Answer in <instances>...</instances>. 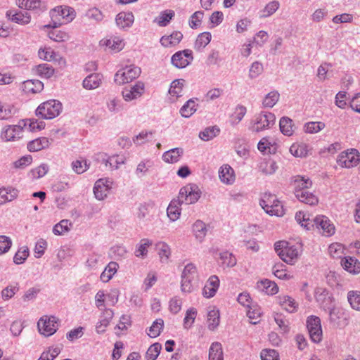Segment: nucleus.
Segmentation results:
<instances>
[{
  "label": "nucleus",
  "mask_w": 360,
  "mask_h": 360,
  "mask_svg": "<svg viewBox=\"0 0 360 360\" xmlns=\"http://www.w3.org/2000/svg\"><path fill=\"white\" fill-rule=\"evenodd\" d=\"M33 71L34 72V73L36 75H39V77H41L42 78H46V79L51 78L55 72V70L53 68V67L46 63H43V64H39L38 65H36L33 68Z\"/></svg>",
  "instance_id": "obj_29"
},
{
  "label": "nucleus",
  "mask_w": 360,
  "mask_h": 360,
  "mask_svg": "<svg viewBox=\"0 0 360 360\" xmlns=\"http://www.w3.org/2000/svg\"><path fill=\"white\" fill-rule=\"evenodd\" d=\"M276 116L270 112H262L255 117L251 129L255 132H260L270 129L274 125Z\"/></svg>",
  "instance_id": "obj_7"
},
{
  "label": "nucleus",
  "mask_w": 360,
  "mask_h": 360,
  "mask_svg": "<svg viewBox=\"0 0 360 360\" xmlns=\"http://www.w3.org/2000/svg\"><path fill=\"white\" fill-rule=\"evenodd\" d=\"M219 133V129L217 127H211L205 129L199 134V137L203 141H209Z\"/></svg>",
  "instance_id": "obj_59"
},
{
  "label": "nucleus",
  "mask_w": 360,
  "mask_h": 360,
  "mask_svg": "<svg viewBox=\"0 0 360 360\" xmlns=\"http://www.w3.org/2000/svg\"><path fill=\"white\" fill-rule=\"evenodd\" d=\"M23 128L18 124L7 125L1 132V138L5 141H15L22 136Z\"/></svg>",
  "instance_id": "obj_16"
},
{
  "label": "nucleus",
  "mask_w": 360,
  "mask_h": 360,
  "mask_svg": "<svg viewBox=\"0 0 360 360\" xmlns=\"http://www.w3.org/2000/svg\"><path fill=\"white\" fill-rule=\"evenodd\" d=\"M152 244V240L148 238L141 239L139 243L137 245L136 249L135 250V255L138 257H143L146 256L148 253V248Z\"/></svg>",
  "instance_id": "obj_50"
},
{
  "label": "nucleus",
  "mask_w": 360,
  "mask_h": 360,
  "mask_svg": "<svg viewBox=\"0 0 360 360\" xmlns=\"http://www.w3.org/2000/svg\"><path fill=\"white\" fill-rule=\"evenodd\" d=\"M278 304L287 311L292 313L297 311L298 304L295 300L285 295H281L277 297Z\"/></svg>",
  "instance_id": "obj_24"
},
{
  "label": "nucleus",
  "mask_w": 360,
  "mask_h": 360,
  "mask_svg": "<svg viewBox=\"0 0 360 360\" xmlns=\"http://www.w3.org/2000/svg\"><path fill=\"white\" fill-rule=\"evenodd\" d=\"M164 328V321L162 319H156L149 328L148 335L149 337L155 338L160 335Z\"/></svg>",
  "instance_id": "obj_51"
},
{
  "label": "nucleus",
  "mask_w": 360,
  "mask_h": 360,
  "mask_svg": "<svg viewBox=\"0 0 360 360\" xmlns=\"http://www.w3.org/2000/svg\"><path fill=\"white\" fill-rule=\"evenodd\" d=\"M141 74V69L134 65L126 66L118 70L115 75V81L119 84L129 83L137 78Z\"/></svg>",
  "instance_id": "obj_9"
},
{
  "label": "nucleus",
  "mask_w": 360,
  "mask_h": 360,
  "mask_svg": "<svg viewBox=\"0 0 360 360\" xmlns=\"http://www.w3.org/2000/svg\"><path fill=\"white\" fill-rule=\"evenodd\" d=\"M153 134L154 131H142L133 139V141L136 145H142L150 141L153 138Z\"/></svg>",
  "instance_id": "obj_63"
},
{
  "label": "nucleus",
  "mask_w": 360,
  "mask_h": 360,
  "mask_svg": "<svg viewBox=\"0 0 360 360\" xmlns=\"http://www.w3.org/2000/svg\"><path fill=\"white\" fill-rule=\"evenodd\" d=\"M197 105L193 99H189L180 109L181 116L190 117L197 110Z\"/></svg>",
  "instance_id": "obj_44"
},
{
  "label": "nucleus",
  "mask_w": 360,
  "mask_h": 360,
  "mask_svg": "<svg viewBox=\"0 0 360 360\" xmlns=\"http://www.w3.org/2000/svg\"><path fill=\"white\" fill-rule=\"evenodd\" d=\"M96 160L104 164L106 167L109 166L112 170L118 169L120 165L124 163V158L122 156L118 155L108 156L104 153H98L96 155Z\"/></svg>",
  "instance_id": "obj_17"
},
{
  "label": "nucleus",
  "mask_w": 360,
  "mask_h": 360,
  "mask_svg": "<svg viewBox=\"0 0 360 360\" xmlns=\"http://www.w3.org/2000/svg\"><path fill=\"white\" fill-rule=\"evenodd\" d=\"M259 204L265 212L270 215L281 217L284 214L283 205L274 195L265 193L260 200Z\"/></svg>",
  "instance_id": "obj_4"
},
{
  "label": "nucleus",
  "mask_w": 360,
  "mask_h": 360,
  "mask_svg": "<svg viewBox=\"0 0 360 360\" xmlns=\"http://www.w3.org/2000/svg\"><path fill=\"white\" fill-rule=\"evenodd\" d=\"M219 178L226 185L233 184L236 180L233 169L227 164L223 165L219 169Z\"/></svg>",
  "instance_id": "obj_19"
},
{
  "label": "nucleus",
  "mask_w": 360,
  "mask_h": 360,
  "mask_svg": "<svg viewBox=\"0 0 360 360\" xmlns=\"http://www.w3.org/2000/svg\"><path fill=\"white\" fill-rule=\"evenodd\" d=\"M274 249L279 257L286 264L292 265L298 260L302 252L301 245L291 244L285 240L274 244Z\"/></svg>",
  "instance_id": "obj_2"
},
{
  "label": "nucleus",
  "mask_w": 360,
  "mask_h": 360,
  "mask_svg": "<svg viewBox=\"0 0 360 360\" xmlns=\"http://www.w3.org/2000/svg\"><path fill=\"white\" fill-rule=\"evenodd\" d=\"M44 89V84L38 79H30L22 83V89L25 94H37Z\"/></svg>",
  "instance_id": "obj_26"
},
{
  "label": "nucleus",
  "mask_w": 360,
  "mask_h": 360,
  "mask_svg": "<svg viewBox=\"0 0 360 360\" xmlns=\"http://www.w3.org/2000/svg\"><path fill=\"white\" fill-rule=\"evenodd\" d=\"M134 21V17L131 12H120L115 18L117 25L121 29L131 27Z\"/></svg>",
  "instance_id": "obj_25"
},
{
  "label": "nucleus",
  "mask_w": 360,
  "mask_h": 360,
  "mask_svg": "<svg viewBox=\"0 0 360 360\" xmlns=\"http://www.w3.org/2000/svg\"><path fill=\"white\" fill-rule=\"evenodd\" d=\"M158 255L162 262L167 261L170 256V248L165 242H159L156 244Z\"/></svg>",
  "instance_id": "obj_58"
},
{
  "label": "nucleus",
  "mask_w": 360,
  "mask_h": 360,
  "mask_svg": "<svg viewBox=\"0 0 360 360\" xmlns=\"http://www.w3.org/2000/svg\"><path fill=\"white\" fill-rule=\"evenodd\" d=\"M326 124L323 122H309L304 124V131L308 134H316L323 129Z\"/></svg>",
  "instance_id": "obj_52"
},
{
  "label": "nucleus",
  "mask_w": 360,
  "mask_h": 360,
  "mask_svg": "<svg viewBox=\"0 0 360 360\" xmlns=\"http://www.w3.org/2000/svg\"><path fill=\"white\" fill-rule=\"evenodd\" d=\"M182 202L178 199H173L169 204L167 209V214L170 221H175L181 216V206Z\"/></svg>",
  "instance_id": "obj_22"
},
{
  "label": "nucleus",
  "mask_w": 360,
  "mask_h": 360,
  "mask_svg": "<svg viewBox=\"0 0 360 360\" xmlns=\"http://www.w3.org/2000/svg\"><path fill=\"white\" fill-rule=\"evenodd\" d=\"M209 360H224L223 349L220 342L212 343L209 349Z\"/></svg>",
  "instance_id": "obj_36"
},
{
  "label": "nucleus",
  "mask_w": 360,
  "mask_h": 360,
  "mask_svg": "<svg viewBox=\"0 0 360 360\" xmlns=\"http://www.w3.org/2000/svg\"><path fill=\"white\" fill-rule=\"evenodd\" d=\"M193 231L195 238L199 241H202L205 238L207 233L206 225L203 221L198 220L193 225Z\"/></svg>",
  "instance_id": "obj_46"
},
{
  "label": "nucleus",
  "mask_w": 360,
  "mask_h": 360,
  "mask_svg": "<svg viewBox=\"0 0 360 360\" xmlns=\"http://www.w3.org/2000/svg\"><path fill=\"white\" fill-rule=\"evenodd\" d=\"M119 266L115 262H110L105 268L104 271L101 273L100 278L104 282H108L113 276L116 274Z\"/></svg>",
  "instance_id": "obj_35"
},
{
  "label": "nucleus",
  "mask_w": 360,
  "mask_h": 360,
  "mask_svg": "<svg viewBox=\"0 0 360 360\" xmlns=\"http://www.w3.org/2000/svg\"><path fill=\"white\" fill-rule=\"evenodd\" d=\"M219 287V279L218 276L213 275L211 276L207 281L202 294L206 298H211L214 297Z\"/></svg>",
  "instance_id": "obj_18"
},
{
  "label": "nucleus",
  "mask_w": 360,
  "mask_h": 360,
  "mask_svg": "<svg viewBox=\"0 0 360 360\" xmlns=\"http://www.w3.org/2000/svg\"><path fill=\"white\" fill-rule=\"evenodd\" d=\"M49 140L46 137H41L31 141L27 144V149L30 152H37L48 148Z\"/></svg>",
  "instance_id": "obj_30"
},
{
  "label": "nucleus",
  "mask_w": 360,
  "mask_h": 360,
  "mask_svg": "<svg viewBox=\"0 0 360 360\" xmlns=\"http://www.w3.org/2000/svg\"><path fill=\"white\" fill-rule=\"evenodd\" d=\"M278 169L276 162L271 159L264 160L259 165V171L265 175H271Z\"/></svg>",
  "instance_id": "obj_33"
},
{
  "label": "nucleus",
  "mask_w": 360,
  "mask_h": 360,
  "mask_svg": "<svg viewBox=\"0 0 360 360\" xmlns=\"http://www.w3.org/2000/svg\"><path fill=\"white\" fill-rule=\"evenodd\" d=\"M29 256V249L27 247H22L15 254L13 262L16 264H21L25 262Z\"/></svg>",
  "instance_id": "obj_64"
},
{
  "label": "nucleus",
  "mask_w": 360,
  "mask_h": 360,
  "mask_svg": "<svg viewBox=\"0 0 360 360\" xmlns=\"http://www.w3.org/2000/svg\"><path fill=\"white\" fill-rule=\"evenodd\" d=\"M39 332L44 336H51L58 329L57 319L55 316H42L37 323Z\"/></svg>",
  "instance_id": "obj_11"
},
{
  "label": "nucleus",
  "mask_w": 360,
  "mask_h": 360,
  "mask_svg": "<svg viewBox=\"0 0 360 360\" xmlns=\"http://www.w3.org/2000/svg\"><path fill=\"white\" fill-rule=\"evenodd\" d=\"M52 24L45 25V27L56 28L62 24L72 22L76 17V12L72 7L68 6H57L51 10Z\"/></svg>",
  "instance_id": "obj_3"
},
{
  "label": "nucleus",
  "mask_w": 360,
  "mask_h": 360,
  "mask_svg": "<svg viewBox=\"0 0 360 360\" xmlns=\"http://www.w3.org/2000/svg\"><path fill=\"white\" fill-rule=\"evenodd\" d=\"M20 287L18 283L10 284L4 288L1 292V298L4 301H7L12 297L19 291Z\"/></svg>",
  "instance_id": "obj_47"
},
{
  "label": "nucleus",
  "mask_w": 360,
  "mask_h": 360,
  "mask_svg": "<svg viewBox=\"0 0 360 360\" xmlns=\"http://www.w3.org/2000/svg\"><path fill=\"white\" fill-rule=\"evenodd\" d=\"M247 112L246 108L243 105H237L233 113L230 117V124L232 126L237 125L243 120Z\"/></svg>",
  "instance_id": "obj_42"
},
{
  "label": "nucleus",
  "mask_w": 360,
  "mask_h": 360,
  "mask_svg": "<svg viewBox=\"0 0 360 360\" xmlns=\"http://www.w3.org/2000/svg\"><path fill=\"white\" fill-rule=\"evenodd\" d=\"M18 196V191L11 188H0V205L11 202Z\"/></svg>",
  "instance_id": "obj_37"
},
{
  "label": "nucleus",
  "mask_w": 360,
  "mask_h": 360,
  "mask_svg": "<svg viewBox=\"0 0 360 360\" xmlns=\"http://www.w3.org/2000/svg\"><path fill=\"white\" fill-rule=\"evenodd\" d=\"M49 171V166L46 164H41L37 167L32 169L29 176L32 179H38L44 176Z\"/></svg>",
  "instance_id": "obj_57"
},
{
  "label": "nucleus",
  "mask_w": 360,
  "mask_h": 360,
  "mask_svg": "<svg viewBox=\"0 0 360 360\" xmlns=\"http://www.w3.org/2000/svg\"><path fill=\"white\" fill-rule=\"evenodd\" d=\"M219 258L224 266L233 267L236 264V257L229 252H221Z\"/></svg>",
  "instance_id": "obj_62"
},
{
  "label": "nucleus",
  "mask_w": 360,
  "mask_h": 360,
  "mask_svg": "<svg viewBox=\"0 0 360 360\" xmlns=\"http://www.w3.org/2000/svg\"><path fill=\"white\" fill-rule=\"evenodd\" d=\"M342 266L349 273L354 274L360 273V262L353 257H345V259L342 261Z\"/></svg>",
  "instance_id": "obj_34"
},
{
  "label": "nucleus",
  "mask_w": 360,
  "mask_h": 360,
  "mask_svg": "<svg viewBox=\"0 0 360 360\" xmlns=\"http://www.w3.org/2000/svg\"><path fill=\"white\" fill-rule=\"evenodd\" d=\"M49 37L56 42H65L70 39V35L63 30H52L48 33Z\"/></svg>",
  "instance_id": "obj_48"
},
{
  "label": "nucleus",
  "mask_w": 360,
  "mask_h": 360,
  "mask_svg": "<svg viewBox=\"0 0 360 360\" xmlns=\"http://www.w3.org/2000/svg\"><path fill=\"white\" fill-rule=\"evenodd\" d=\"M280 130L285 136H290L294 132L292 120L287 117H283L279 122Z\"/></svg>",
  "instance_id": "obj_40"
},
{
  "label": "nucleus",
  "mask_w": 360,
  "mask_h": 360,
  "mask_svg": "<svg viewBox=\"0 0 360 360\" xmlns=\"http://www.w3.org/2000/svg\"><path fill=\"white\" fill-rule=\"evenodd\" d=\"M257 288L268 295H275L278 291V287L274 281L264 279L257 282Z\"/></svg>",
  "instance_id": "obj_28"
},
{
  "label": "nucleus",
  "mask_w": 360,
  "mask_h": 360,
  "mask_svg": "<svg viewBox=\"0 0 360 360\" xmlns=\"http://www.w3.org/2000/svg\"><path fill=\"white\" fill-rule=\"evenodd\" d=\"M295 219L302 226H304L307 230L314 227L313 219H310L309 215L303 212H298L295 214Z\"/></svg>",
  "instance_id": "obj_45"
},
{
  "label": "nucleus",
  "mask_w": 360,
  "mask_h": 360,
  "mask_svg": "<svg viewBox=\"0 0 360 360\" xmlns=\"http://www.w3.org/2000/svg\"><path fill=\"white\" fill-rule=\"evenodd\" d=\"M103 79V77L100 73L90 74L83 80V87L87 90L96 89L101 85Z\"/></svg>",
  "instance_id": "obj_20"
},
{
  "label": "nucleus",
  "mask_w": 360,
  "mask_h": 360,
  "mask_svg": "<svg viewBox=\"0 0 360 360\" xmlns=\"http://www.w3.org/2000/svg\"><path fill=\"white\" fill-rule=\"evenodd\" d=\"M360 161V155L356 149L352 148L340 153L337 158L339 166L352 168L356 166Z\"/></svg>",
  "instance_id": "obj_8"
},
{
  "label": "nucleus",
  "mask_w": 360,
  "mask_h": 360,
  "mask_svg": "<svg viewBox=\"0 0 360 360\" xmlns=\"http://www.w3.org/2000/svg\"><path fill=\"white\" fill-rule=\"evenodd\" d=\"M183 153V148H174L165 152L162 155V160L167 163H176L179 161Z\"/></svg>",
  "instance_id": "obj_27"
},
{
  "label": "nucleus",
  "mask_w": 360,
  "mask_h": 360,
  "mask_svg": "<svg viewBox=\"0 0 360 360\" xmlns=\"http://www.w3.org/2000/svg\"><path fill=\"white\" fill-rule=\"evenodd\" d=\"M315 226L323 236H330L335 233V228L331 221L324 215H318L313 219Z\"/></svg>",
  "instance_id": "obj_12"
},
{
  "label": "nucleus",
  "mask_w": 360,
  "mask_h": 360,
  "mask_svg": "<svg viewBox=\"0 0 360 360\" xmlns=\"http://www.w3.org/2000/svg\"><path fill=\"white\" fill-rule=\"evenodd\" d=\"M290 151L295 157H305L308 154V146L304 143L300 145L294 144L290 148Z\"/></svg>",
  "instance_id": "obj_61"
},
{
  "label": "nucleus",
  "mask_w": 360,
  "mask_h": 360,
  "mask_svg": "<svg viewBox=\"0 0 360 360\" xmlns=\"http://www.w3.org/2000/svg\"><path fill=\"white\" fill-rule=\"evenodd\" d=\"M17 6L23 9L37 11L41 8V0H16Z\"/></svg>",
  "instance_id": "obj_39"
},
{
  "label": "nucleus",
  "mask_w": 360,
  "mask_h": 360,
  "mask_svg": "<svg viewBox=\"0 0 360 360\" xmlns=\"http://www.w3.org/2000/svg\"><path fill=\"white\" fill-rule=\"evenodd\" d=\"M201 195L199 187L195 184H189L182 187L179 193L178 199L186 205L195 203Z\"/></svg>",
  "instance_id": "obj_6"
},
{
  "label": "nucleus",
  "mask_w": 360,
  "mask_h": 360,
  "mask_svg": "<svg viewBox=\"0 0 360 360\" xmlns=\"http://www.w3.org/2000/svg\"><path fill=\"white\" fill-rule=\"evenodd\" d=\"M219 324V311L210 310L207 314V327L210 330H215Z\"/></svg>",
  "instance_id": "obj_49"
},
{
  "label": "nucleus",
  "mask_w": 360,
  "mask_h": 360,
  "mask_svg": "<svg viewBox=\"0 0 360 360\" xmlns=\"http://www.w3.org/2000/svg\"><path fill=\"white\" fill-rule=\"evenodd\" d=\"M307 328L309 337L314 342L319 343L322 340L323 332L319 317L316 316L308 317Z\"/></svg>",
  "instance_id": "obj_10"
},
{
  "label": "nucleus",
  "mask_w": 360,
  "mask_h": 360,
  "mask_svg": "<svg viewBox=\"0 0 360 360\" xmlns=\"http://www.w3.org/2000/svg\"><path fill=\"white\" fill-rule=\"evenodd\" d=\"M272 273L276 277L282 280H290L292 278V276L286 273L285 266L281 262L274 265Z\"/></svg>",
  "instance_id": "obj_43"
},
{
  "label": "nucleus",
  "mask_w": 360,
  "mask_h": 360,
  "mask_svg": "<svg viewBox=\"0 0 360 360\" xmlns=\"http://www.w3.org/2000/svg\"><path fill=\"white\" fill-rule=\"evenodd\" d=\"M6 15L11 21L21 25H27L31 21V15L26 11L13 13L12 11H8Z\"/></svg>",
  "instance_id": "obj_21"
},
{
  "label": "nucleus",
  "mask_w": 360,
  "mask_h": 360,
  "mask_svg": "<svg viewBox=\"0 0 360 360\" xmlns=\"http://www.w3.org/2000/svg\"><path fill=\"white\" fill-rule=\"evenodd\" d=\"M144 91V83L139 81L134 85L124 88L122 94L124 100L129 102L141 97Z\"/></svg>",
  "instance_id": "obj_14"
},
{
  "label": "nucleus",
  "mask_w": 360,
  "mask_h": 360,
  "mask_svg": "<svg viewBox=\"0 0 360 360\" xmlns=\"http://www.w3.org/2000/svg\"><path fill=\"white\" fill-rule=\"evenodd\" d=\"M62 110V104L56 100H50L41 103L36 110V115L44 119H53L58 116Z\"/></svg>",
  "instance_id": "obj_5"
},
{
  "label": "nucleus",
  "mask_w": 360,
  "mask_h": 360,
  "mask_svg": "<svg viewBox=\"0 0 360 360\" xmlns=\"http://www.w3.org/2000/svg\"><path fill=\"white\" fill-rule=\"evenodd\" d=\"M280 95L278 91L269 92L263 100V105L265 108H273L278 101Z\"/></svg>",
  "instance_id": "obj_56"
},
{
  "label": "nucleus",
  "mask_w": 360,
  "mask_h": 360,
  "mask_svg": "<svg viewBox=\"0 0 360 360\" xmlns=\"http://www.w3.org/2000/svg\"><path fill=\"white\" fill-rule=\"evenodd\" d=\"M192 53L190 49L177 51L172 56L171 62L177 68H184L193 61Z\"/></svg>",
  "instance_id": "obj_13"
},
{
  "label": "nucleus",
  "mask_w": 360,
  "mask_h": 360,
  "mask_svg": "<svg viewBox=\"0 0 360 360\" xmlns=\"http://www.w3.org/2000/svg\"><path fill=\"white\" fill-rule=\"evenodd\" d=\"M184 83L185 80L183 79H178L173 81L169 89V94L170 96L175 98H178L181 96Z\"/></svg>",
  "instance_id": "obj_41"
},
{
  "label": "nucleus",
  "mask_w": 360,
  "mask_h": 360,
  "mask_svg": "<svg viewBox=\"0 0 360 360\" xmlns=\"http://www.w3.org/2000/svg\"><path fill=\"white\" fill-rule=\"evenodd\" d=\"M152 167V162L149 160H145L141 161L135 170V174L139 178H142L143 176H146L148 173L149 169Z\"/></svg>",
  "instance_id": "obj_54"
},
{
  "label": "nucleus",
  "mask_w": 360,
  "mask_h": 360,
  "mask_svg": "<svg viewBox=\"0 0 360 360\" xmlns=\"http://www.w3.org/2000/svg\"><path fill=\"white\" fill-rule=\"evenodd\" d=\"M100 43L102 46H105L116 52L121 51L124 47L122 40L117 37L102 39Z\"/></svg>",
  "instance_id": "obj_32"
},
{
  "label": "nucleus",
  "mask_w": 360,
  "mask_h": 360,
  "mask_svg": "<svg viewBox=\"0 0 360 360\" xmlns=\"http://www.w3.org/2000/svg\"><path fill=\"white\" fill-rule=\"evenodd\" d=\"M292 184L296 198L302 202L309 205L318 204L319 199L313 193L307 189L312 186V181L308 177L295 176L292 179Z\"/></svg>",
  "instance_id": "obj_1"
},
{
  "label": "nucleus",
  "mask_w": 360,
  "mask_h": 360,
  "mask_svg": "<svg viewBox=\"0 0 360 360\" xmlns=\"http://www.w3.org/2000/svg\"><path fill=\"white\" fill-rule=\"evenodd\" d=\"M182 38L183 34L181 32H174L169 36H163L160 39V43L165 47H169L179 44Z\"/></svg>",
  "instance_id": "obj_31"
},
{
  "label": "nucleus",
  "mask_w": 360,
  "mask_h": 360,
  "mask_svg": "<svg viewBox=\"0 0 360 360\" xmlns=\"http://www.w3.org/2000/svg\"><path fill=\"white\" fill-rule=\"evenodd\" d=\"M161 349V344L158 342L153 344L149 347L146 353V359L147 360H155L159 356Z\"/></svg>",
  "instance_id": "obj_60"
},
{
  "label": "nucleus",
  "mask_w": 360,
  "mask_h": 360,
  "mask_svg": "<svg viewBox=\"0 0 360 360\" xmlns=\"http://www.w3.org/2000/svg\"><path fill=\"white\" fill-rule=\"evenodd\" d=\"M211 39L212 35L210 32H205L200 33L195 39L194 49L198 51L202 50L210 42Z\"/></svg>",
  "instance_id": "obj_38"
},
{
  "label": "nucleus",
  "mask_w": 360,
  "mask_h": 360,
  "mask_svg": "<svg viewBox=\"0 0 360 360\" xmlns=\"http://www.w3.org/2000/svg\"><path fill=\"white\" fill-rule=\"evenodd\" d=\"M347 300L352 309L360 311V291L351 290L348 292Z\"/></svg>",
  "instance_id": "obj_53"
},
{
  "label": "nucleus",
  "mask_w": 360,
  "mask_h": 360,
  "mask_svg": "<svg viewBox=\"0 0 360 360\" xmlns=\"http://www.w3.org/2000/svg\"><path fill=\"white\" fill-rule=\"evenodd\" d=\"M112 181L110 179H100L95 183L94 193L98 200H104L112 188Z\"/></svg>",
  "instance_id": "obj_15"
},
{
  "label": "nucleus",
  "mask_w": 360,
  "mask_h": 360,
  "mask_svg": "<svg viewBox=\"0 0 360 360\" xmlns=\"http://www.w3.org/2000/svg\"><path fill=\"white\" fill-rule=\"evenodd\" d=\"M280 4L278 1H272L267 4L263 10L261 11L260 18H267L273 15L279 8Z\"/></svg>",
  "instance_id": "obj_55"
},
{
  "label": "nucleus",
  "mask_w": 360,
  "mask_h": 360,
  "mask_svg": "<svg viewBox=\"0 0 360 360\" xmlns=\"http://www.w3.org/2000/svg\"><path fill=\"white\" fill-rule=\"evenodd\" d=\"M114 312L112 309H105L104 310L100 321L97 323L96 326V330L98 333H103L105 331V329L110 324Z\"/></svg>",
  "instance_id": "obj_23"
}]
</instances>
